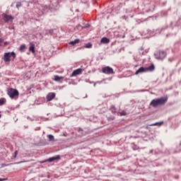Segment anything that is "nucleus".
Returning a JSON list of instances; mask_svg holds the SVG:
<instances>
[{
  "instance_id": "f257e3e1",
  "label": "nucleus",
  "mask_w": 181,
  "mask_h": 181,
  "mask_svg": "<svg viewBox=\"0 0 181 181\" xmlns=\"http://www.w3.org/2000/svg\"><path fill=\"white\" fill-rule=\"evenodd\" d=\"M155 70V65L151 64L150 66L148 67H140L136 72L135 74L138 75L140 73H146L148 71H153Z\"/></svg>"
},
{
  "instance_id": "f03ea898",
  "label": "nucleus",
  "mask_w": 181,
  "mask_h": 181,
  "mask_svg": "<svg viewBox=\"0 0 181 181\" xmlns=\"http://www.w3.org/2000/svg\"><path fill=\"white\" fill-rule=\"evenodd\" d=\"M11 57L15 59L16 57V54L15 52H6L4 54V60L6 63L11 62Z\"/></svg>"
},
{
  "instance_id": "7ed1b4c3",
  "label": "nucleus",
  "mask_w": 181,
  "mask_h": 181,
  "mask_svg": "<svg viewBox=\"0 0 181 181\" xmlns=\"http://www.w3.org/2000/svg\"><path fill=\"white\" fill-rule=\"evenodd\" d=\"M8 95L11 98H15V97H19V91L16 89H13L12 88L8 89Z\"/></svg>"
},
{
  "instance_id": "20e7f679",
  "label": "nucleus",
  "mask_w": 181,
  "mask_h": 181,
  "mask_svg": "<svg viewBox=\"0 0 181 181\" xmlns=\"http://www.w3.org/2000/svg\"><path fill=\"white\" fill-rule=\"evenodd\" d=\"M2 16L3 20L6 22V23H8V22H13V16L6 13H3Z\"/></svg>"
},
{
  "instance_id": "39448f33",
  "label": "nucleus",
  "mask_w": 181,
  "mask_h": 181,
  "mask_svg": "<svg viewBox=\"0 0 181 181\" xmlns=\"http://www.w3.org/2000/svg\"><path fill=\"white\" fill-rule=\"evenodd\" d=\"M102 71L105 74H114V69L110 66H105L103 68Z\"/></svg>"
},
{
  "instance_id": "423d86ee",
  "label": "nucleus",
  "mask_w": 181,
  "mask_h": 181,
  "mask_svg": "<svg viewBox=\"0 0 181 181\" xmlns=\"http://www.w3.org/2000/svg\"><path fill=\"white\" fill-rule=\"evenodd\" d=\"M168 103V96H163L159 98V105H163Z\"/></svg>"
},
{
  "instance_id": "0eeeda50",
  "label": "nucleus",
  "mask_w": 181,
  "mask_h": 181,
  "mask_svg": "<svg viewBox=\"0 0 181 181\" xmlns=\"http://www.w3.org/2000/svg\"><path fill=\"white\" fill-rule=\"evenodd\" d=\"M81 73H83V69H76L73 71L71 76V77H76V76H78V74H81Z\"/></svg>"
},
{
  "instance_id": "6e6552de",
  "label": "nucleus",
  "mask_w": 181,
  "mask_h": 181,
  "mask_svg": "<svg viewBox=\"0 0 181 181\" xmlns=\"http://www.w3.org/2000/svg\"><path fill=\"white\" fill-rule=\"evenodd\" d=\"M150 105H152V107H154V108H156V107L159 105V99L153 100L150 103Z\"/></svg>"
},
{
  "instance_id": "1a4fd4ad",
  "label": "nucleus",
  "mask_w": 181,
  "mask_h": 181,
  "mask_svg": "<svg viewBox=\"0 0 181 181\" xmlns=\"http://www.w3.org/2000/svg\"><path fill=\"white\" fill-rule=\"evenodd\" d=\"M54 97H56V93H50L47 95V101H52Z\"/></svg>"
},
{
  "instance_id": "9d476101",
  "label": "nucleus",
  "mask_w": 181,
  "mask_h": 181,
  "mask_svg": "<svg viewBox=\"0 0 181 181\" xmlns=\"http://www.w3.org/2000/svg\"><path fill=\"white\" fill-rule=\"evenodd\" d=\"M59 159H60V156H57L56 157L49 158V159H47L45 162H53V161L57 160Z\"/></svg>"
},
{
  "instance_id": "9b49d317",
  "label": "nucleus",
  "mask_w": 181,
  "mask_h": 181,
  "mask_svg": "<svg viewBox=\"0 0 181 181\" xmlns=\"http://www.w3.org/2000/svg\"><path fill=\"white\" fill-rule=\"evenodd\" d=\"M100 43H103V45H107V43H110V39L104 37L101 39Z\"/></svg>"
},
{
  "instance_id": "f8f14e48",
  "label": "nucleus",
  "mask_w": 181,
  "mask_h": 181,
  "mask_svg": "<svg viewBox=\"0 0 181 181\" xmlns=\"http://www.w3.org/2000/svg\"><path fill=\"white\" fill-rule=\"evenodd\" d=\"M166 57V52L165 51H160V60H163V59H165Z\"/></svg>"
},
{
  "instance_id": "ddd939ff",
  "label": "nucleus",
  "mask_w": 181,
  "mask_h": 181,
  "mask_svg": "<svg viewBox=\"0 0 181 181\" xmlns=\"http://www.w3.org/2000/svg\"><path fill=\"white\" fill-rule=\"evenodd\" d=\"M29 51L32 53H35V44L33 42L30 43Z\"/></svg>"
},
{
  "instance_id": "4468645a",
  "label": "nucleus",
  "mask_w": 181,
  "mask_h": 181,
  "mask_svg": "<svg viewBox=\"0 0 181 181\" xmlns=\"http://www.w3.org/2000/svg\"><path fill=\"white\" fill-rule=\"evenodd\" d=\"M79 42L80 40L76 39L75 40L70 42L69 45H72L73 46H74V45H77V43H78Z\"/></svg>"
},
{
  "instance_id": "2eb2a0df",
  "label": "nucleus",
  "mask_w": 181,
  "mask_h": 181,
  "mask_svg": "<svg viewBox=\"0 0 181 181\" xmlns=\"http://www.w3.org/2000/svg\"><path fill=\"white\" fill-rule=\"evenodd\" d=\"M63 76H54V80L55 81H60L62 79H63Z\"/></svg>"
},
{
  "instance_id": "dca6fc26",
  "label": "nucleus",
  "mask_w": 181,
  "mask_h": 181,
  "mask_svg": "<svg viewBox=\"0 0 181 181\" xmlns=\"http://www.w3.org/2000/svg\"><path fill=\"white\" fill-rule=\"evenodd\" d=\"M93 47V45H91V43L88 42L87 44H86L85 47H86V49H90Z\"/></svg>"
},
{
  "instance_id": "f3484780",
  "label": "nucleus",
  "mask_w": 181,
  "mask_h": 181,
  "mask_svg": "<svg viewBox=\"0 0 181 181\" xmlns=\"http://www.w3.org/2000/svg\"><path fill=\"white\" fill-rule=\"evenodd\" d=\"M48 139L49 141H54V136H53L52 134L48 135Z\"/></svg>"
},
{
  "instance_id": "a211bd4d",
  "label": "nucleus",
  "mask_w": 181,
  "mask_h": 181,
  "mask_svg": "<svg viewBox=\"0 0 181 181\" xmlns=\"http://www.w3.org/2000/svg\"><path fill=\"white\" fill-rule=\"evenodd\" d=\"M25 49H26V46L21 45L19 50H20V52H23V50H25Z\"/></svg>"
},
{
  "instance_id": "6ab92c4d",
  "label": "nucleus",
  "mask_w": 181,
  "mask_h": 181,
  "mask_svg": "<svg viewBox=\"0 0 181 181\" xmlns=\"http://www.w3.org/2000/svg\"><path fill=\"white\" fill-rule=\"evenodd\" d=\"M6 103L5 99H0V105H4Z\"/></svg>"
},
{
  "instance_id": "aec40b11",
  "label": "nucleus",
  "mask_w": 181,
  "mask_h": 181,
  "mask_svg": "<svg viewBox=\"0 0 181 181\" xmlns=\"http://www.w3.org/2000/svg\"><path fill=\"white\" fill-rule=\"evenodd\" d=\"M76 29H77L78 30H83V26H81V25H78L76 26Z\"/></svg>"
},
{
  "instance_id": "412c9836",
  "label": "nucleus",
  "mask_w": 181,
  "mask_h": 181,
  "mask_svg": "<svg viewBox=\"0 0 181 181\" xmlns=\"http://www.w3.org/2000/svg\"><path fill=\"white\" fill-rule=\"evenodd\" d=\"M110 110L112 112H116L115 106H111Z\"/></svg>"
},
{
  "instance_id": "4be33fe9",
  "label": "nucleus",
  "mask_w": 181,
  "mask_h": 181,
  "mask_svg": "<svg viewBox=\"0 0 181 181\" xmlns=\"http://www.w3.org/2000/svg\"><path fill=\"white\" fill-rule=\"evenodd\" d=\"M16 156H18V151H16L13 155V158L16 159Z\"/></svg>"
},
{
  "instance_id": "5701e85b",
  "label": "nucleus",
  "mask_w": 181,
  "mask_h": 181,
  "mask_svg": "<svg viewBox=\"0 0 181 181\" xmlns=\"http://www.w3.org/2000/svg\"><path fill=\"white\" fill-rule=\"evenodd\" d=\"M120 117H122V115H127V112H125V111H122L119 112Z\"/></svg>"
},
{
  "instance_id": "b1692460",
  "label": "nucleus",
  "mask_w": 181,
  "mask_h": 181,
  "mask_svg": "<svg viewBox=\"0 0 181 181\" xmlns=\"http://www.w3.org/2000/svg\"><path fill=\"white\" fill-rule=\"evenodd\" d=\"M21 6H22V4L21 3H17L16 8H18L19 9V8H21Z\"/></svg>"
},
{
  "instance_id": "393cba45",
  "label": "nucleus",
  "mask_w": 181,
  "mask_h": 181,
  "mask_svg": "<svg viewBox=\"0 0 181 181\" xmlns=\"http://www.w3.org/2000/svg\"><path fill=\"white\" fill-rule=\"evenodd\" d=\"M9 45V42H5L4 46H8Z\"/></svg>"
},
{
  "instance_id": "a878e982",
  "label": "nucleus",
  "mask_w": 181,
  "mask_h": 181,
  "mask_svg": "<svg viewBox=\"0 0 181 181\" xmlns=\"http://www.w3.org/2000/svg\"><path fill=\"white\" fill-rule=\"evenodd\" d=\"M5 180H8V178H0V181H5Z\"/></svg>"
},
{
  "instance_id": "bb28decb",
  "label": "nucleus",
  "mask_w": 181,
  "mask_h": 181,
  "mask_svg": "<svg viewBox=\"0 0 181 181\" xmlns=\"http://www.w3.org/2000/svg\"><path fill=\"white\" fill-rule=\"evenodd\" d=\"M23 161H21V162H18V163H11V165H16V163H23Z\"/></svg>"
},
{
  "instance_id": "cd10ccee",
  "label": "nucleus",
  "mask_w": 181,
  "mask_h": 181,
  "mask_svg": "<svg viewBox=\"0 0 181 181\" xmlns=\"http://www.w3.org/2000/svg\"><path fill=\"white\" fill-rule=\"evenodd\" d=\"M152 125H159V122H156V123H155L153 124H151V126H152Z\"/></svg>"
},
{
  "instance_id": "c85d7f7f",
  "label": "nucleus",
  "mask_w": 181,
  "mask_h": 181,
  "mask_svg": "<svg viewBox=\"0 0 181 181\" xmlns=\"http://www.w3.org/2000/svg\"><path fill=\"white\" fill-rule=\"evenodd\" d=\"M163 122H159V125L160 126V125H163Z\"/></svg>"
},
{
  "instance_id": "c756f323",
  "label": "nucleus",
  "mask_w": 181,
  "mask_h": 181,
  "mask_svg": "<svg viewBox=\"0 0 181 181\" xmlns=\"http://www.w3.org/2000/svg\"><path fill=\"white\" fill-rule=\"evenodd\" d=\"M4 42V40L2 38H0V43H2Z\"/></svg>"
},
{
  "instance_id": "7c9ffc66",
  "label": "nucleus",
  "mask_w": 181,
  "mask_h": 181,
  "mask_svg": "<svg viewBox=\"0 0 181 181\" xmlns=\"http://www.w3.org/2000/svg\"><path fill=\"white\" fill-rule=\"evenodd\" d=\"M64 136H66V134H64Z\"/></svg>"
},
{
  "instance_id": "2f4dec72",
  "label": "nucleus",
  "mask_w": 181,
  "mask_h": 181,
  "mask_svg": "<svg viewBox=\"0 0 181 181\" xmlns=\"http://www.w3.org/2000/svg\"><path fill=\"white\" fill-rule=\"evenodd\" d=\"M0 118H1V115H0Z\"/></svg>"
}]
</instances>
